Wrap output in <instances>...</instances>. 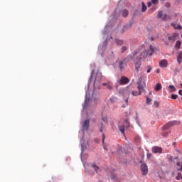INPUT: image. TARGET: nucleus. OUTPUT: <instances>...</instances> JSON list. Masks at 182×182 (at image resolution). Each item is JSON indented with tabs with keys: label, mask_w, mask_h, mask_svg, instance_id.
I'll use <instances>...</instances> for the list:
<instances>
[{
	"label": "nucleus",
	"mask_w": 182,
	"mask_h": 182,
	"mask_svg": "<svg viewBox=\"0 0 182 182\" xmlns=\"http://www.w3.org/2000/svg\"><path fill=\"white\" fill-rule=\"evenodd\" d=\"M118 92L121 96L125 99V105H122V107H125L129 106V97L130 96V93H132V86H128L124 88H122L118 90Z\"/></svg>",
	"instance_id": "f257e3e1"
},
{
	"label": "nucleus",
	"mask_w": 182,
	"mask_h": 182,
	"mask_svg": "<svg viewBox=\"0 0 182 182\" xmlns=\"http://www.w3.org/2000/svg\"><path fill=\"white\" fill-rule=\"evenodd\" d=\"M156 18H158V19H161L162 21H164V22H166L167 19H170V17L168 16V15H167L166 14H163V11H158Z\"/></svg>",
	"instance_id": "f03ea898"
},
{
	"label": "nucleus",
	"mask_w": 182,
	"mask_h": 182,
	"mask_svg": "<svg viewBox=\"0 0 182 182\" xmlns=\"http://www.w3.org/2000/svg\"><path fill=\"white\" fill-rule=\"evenodd\" d=\"M142 81H143V77L141 76L139 78V81L136 83L138 90L141 92V93L143 92V90H144V85H143Z\"/></svg>",
	"instance_id": "7ed1b4c3"
},
{
	"label": "nucleus",
	"mask_w": 182,
	"mask_h": 182,
	"mask_svg": "<svg viewBox=\"0 0 182 182\" xmlns=\"http://www.w3.org/2000/svg\"><path fill=\"white\" fill-rule=\"evenodd\" d=\"M180 124L179 122H176V121L169 122L166 123V124L162 127V129H163V130H168V129H170V127H171V126H174V124Z\"/></svg>",
	"instance_id": "20e7f679"
},
{
	"label": "nucleus",
	"mask_w": 182,
	"mask_h": 182,
	"mask_svg": "<svg viewBox=\"0 0 182 182\" xmlns=\"http://www.w3.org/2000/svg\"><path fill=\"white\" fill-rule=\"evenodd\" d=\"M129 82H130V80H129V78H127V77L126 76H122L120 79L118 80V82L121 85H127Z\"/></svg>",
	"instance_id": "39448f33"
},
{
	"label": "nucleus",
	"mask_w": 182,
	"mask_h": 182,
	"mask_svg": "<svg viewBox=\"0 0 182 182\" xmlns=\"http://www.w3.org/2000/svg\"><path fill=\"white\" fill-rule=\"evenodd\" d=\"M151 55H153V53H150V51L146 50H144L142 53L141 54V56L138 58V60H140V59H141V58H143L144 59L147 58V56H151Z\"/></svg>",
	"instance_id": "423d86ee"
},
{
	"label": "nucleus",
	"mask_w": 182,
	"mask_h": 182,
	"mask_svg": "<svg viewBox=\"0 0 182 182\" xmlns=\"http://www.w3.org/2000/svg\"><path fill=\"white\" fill-rule=\"evenodd\" d=\"M141 171L143 176H146L147 173H149V168H147V165L146 164H142L141 165Z\"/></svg>",
	"instance_id": "0eeeda50"
},
{
	"label": "nucleus",
	"mask_w": 182,
	"mask_h": 182,
	"mask_svg": "<svg viewBox=\"0 0 182 182\" xmlns=\"http://www.w3.org/2000/svg\"><path fill=\"white\" fill-rule=\"evenodd\" d=\"M90 121L89 119H86L82 124V130L86 131L89 130V124Z\"/></svg>",
	"instance_id": "6e6552de"
},
{
	"label": "nucleus",
	"mask_w": 182,
	"mask_h": 182,
	"mask_svg": "<svg viewBox=\"0 0 182 182\" xmlns=\"http://www.w3.org/2000/svg\"><path fill=\"white\" fill-rule=\"evenodd\" d=\"M118 68L119 70H123V69L126 68V63H124V60L119 61Z\"/></svg>",
	"instance_id": "1a4fd4ad"
},
{
	"label": "nucleus",
	"mask_w": 182,
	"mask_h": 182,
	"mask_svg": "<svg viewBox=\"0 0 182 182\" xmlns=\"http://www.w3.org/2000/svg\"><path fill=\"white\" fill-rule=\"evenodd\" d=\"M163 149L159 147V146H154L152 148V153H162Z\"/></svg>",
	"instance_id": "9d476101"
},
{
	"label": "nucleus",
	"mask_w": 182,
	"mask_h": 182,
	"mask_svg": "<svg viewBox=\"0 0 182 182\" xmlns=\"http://www.w3.org/2000/svg\"><path fill=\"white\" fill-rule=\"evenodd\" d=\"M167 65H168L167 60H162L159 63V66L161 68H167Z\"/></svg>",
	"instance_id": "9b49d317"
},
{
	"label": "nucleus",
	"mask_w": 182,
	"mask_h": 182,
	"mask_svg": "<svg viewBox=\"0 0 182 182\" xmlns=\"http://www.w3.org/2000/svg\"><path fill=\"white\" fill-rule=\"evenodd\" d=\"M102 80V73L97 71V75L95 78V80H94V85L95 83H96V80Z\"/></svg>",
	"instance_id": "f8f14e48"
},
{
	"label": "nucleus",
	"mask_w": 182,
	"mask_h": 182,
	"mask_svg": "<svg viewBox=\"0 0 182 182\" xmlns=\"http://www.w3.org/2000/svg\"><path fill=\"white\" fill-rule=\"evenodd\" d=\"M131 93H132V96H140V95H141V92L133 90V87H132Z\"/></svg>",
	"instance_id": "ddd939ff"
},
{
	"label": "nucleus",
	"mask_w": 182,
	"mask_h": 182,
	"mask_svg": "<svg viewBox=\"0 0 182 182\" xmlns=\"http://www.w3.org/2000/svg\"><path fill=\"white\" fill-rule=\"evenodd\" d=\"M171 26L174 28V29H178V31L181 30L182 26L180 24H177L176 23H172Z\"/></svg>",
	"instance_id": "4468645a"
},
{
	"label": "nucleus",
	"mask_w": 182,
	"mask_h": 182,
	"mask_svg": "<svg viewBox=\"0 0 182 182\" xmlns=\"http://www.w3.org/2000/svg\"><path fill=\"white\" fill-rule=\"evenodd\" d=\"M177 62H178V65L181 64V62H182V52H180L178 53V57H177Z\"/></svg>",
	"instance_id": "2eb2a0df"
},
{
	"label": "nucleus",
	"mask_w": 182,
	"mask_h": 182,
	"mask_svg": "<svg viewBox=\"0 0 182 182\" xmlns=\"http://www.w3.org/2000/svg\"><path fill=\"white\" fill-rule=\"evenodd\" d=\"M121 15L124 18H126L129 15V11H127V10H122L121 11Z\"/></svg>",
	"instance_id": "dca6fc26"
},
{
	"label": "nucleus",
	"mask_w": 182,
	"mask_h": 182,
	"mask_svg": "<svg viewBox=\"0 0 182 182\" xmlns=\"http://www.w3.org/2000/svg\"><path fill=\"white\" fill-rule=\"evenodd\" d=\"M140 66H141V63H140V60L138 62L135 63V69L137 72H139V69H140Z\"/></svg>",
	"instance_id": "f3484780"
},
{
	"label": "nucleus",
	"mask_w": 182,
	"mask_h": 182,
	"mask_svg": "<svg viewBox=\"0 0 182 182\" xmlns=\"http://www.w3.org/2000/svg\"><path fill=\"white\" fill-rule=\"evenodd\" d=\"M103 86H106L108 90H112L113 89V85L110 83H103Z\"/></svg>",
	"instance_id": "a211bd4d"
},
{
	"label": "nucleus",
	"mask_w": 182,
	"mask_h": 182,
	"mask_svg": "<svg viewBox=\"0 0 182 182\" xmlns=\"http://www.w3.org/2000/svg\"><path fill=\"white\" fill-rule=\"evenodd\" d=\"M161 84L160 83H157L156 85H155V90L156 92H159V90H161Z\"/></svg>",
	"instance_id": "6ab92c4d"
},
{
	"label": "nucleus",
	"mask_w": 182,
	"mask_h": 182,
	"mask_svg": "<svg viewBox=\"0 0 182 182\" xmlns=\"http://www.w3.org/2000/svg\"><path fill=\"white\" fill-rule=\"evenodd\" d=\"M115 43H117V45H119V46H122V45H123V43H124V41H123V40L116 39Z\"/></svg>",
	"instance_id": "aec40b11"
},
{
	"label": "nucleus",
	"mask_w": 182,
	"mask_h": 182,
	"mask_svg": "<svg viewBox=\"0 0 182 182\" xmlns=\"http://www.w3.org/2000/svg\"><path fill=\"white\" fill-rule=\"evenodd\" d=\"M109 102H111V103H115V102H117V98L114 96H112L109 98Z\"/></svg>",
	"instance_id": "412c9836"
},
{
	"label": "nucleus",
	"mask_w": 182,
	"mask_h": 182,
	"mask_svg": "<svg viewBox=\"0 0 182 182\" xmlns=\"http://www.w3.org/2000/svg\"><path fill=\"white\" fill-rule=\"evenodd\" d=\"M168 88L170 89L169 92H176L177 90V89L176 88V87H174V85H169Z\"/></svg>",
	"instance_id": "4be33fe9"
},
{
	"label": "nucleus",
	"mask_w": 182,
	"mask_h": 182,
	"mask_svg": "<svg viewBox=\"0 0 182 182\" xmlns=\"http://www.w3.org/2000/svg\"><path fill=\"white\" fill-rule=\"evenodd\" d=\"M119 130L122 134H124V125H121L119 127Z\"/></svg>",
	"instance_id": "5701e85b"
},
{
	"label": "nucleus",
	"mask_w": 182,
	"mask_h": 182,
	"mask_svg": "<svg viewBox=\"0 0 182 182\" xmlns=\"http://www.w3.org/2000/svg\"><path fill=\"white\" fill-rule=\"evenodd\" d=\"M181 46V41H176V43L175 46L176 49H180Z\"/></svg>",
	"instance_id": "b1692460"
},
{
	"label": "nucleus",
	"mask_w": 182,
	"mask_h": 182,
	"mask_svg": "<svg viewBox=\"0 0 182 182\" xmlns=\"http://www.w3.org/2000/svg\"><path fill=\"white\" fill-rule=\"evenodd\" d=\"M147 11V6H146V4H144V2H142V12H146Z\"/></svg>",
	"instance_id": "393cba45"
},
{
	"label": "nucleus",
	"mask_w": 182,
	"mask_h": 182,
	"mask_svg": "<svg viewBox=\"0 0 182 182\" xmlns=\"http://www.w3.org/2000/svg\"><path fill=\"white\" fill-rule=\"evenodd\" d=\"M92 168H94V170L96 171V173H97V171L99 170V166H96L95 164H92Z\"/></svg>",
	"instance_id": "a878e982"
},
{
	"label": "nucleus",
	"mask_w": 182,
	"mask_h": 182,
	"mask_svg": "<svg viewBox=\"0 0 182 182\" xmlns=\"http://www.w3.org/2000/svg\"><path fill=\"white\" fill-rule=\"evenodd\" d=\"M149 49L151 50L150 53H152V55H153V53H154V50H155L156 48L153 47V46L151 45L149 46Z\"/></svg>",
	"instance_id": "bb28decb"
},
{
	"label": "nucleus",
	"mask_w": 182,
	"mask_h": 182,
	"mask_svg": "<svg viewBox=\"0 0 182 182\" xmlns=\"http://www.w3.org/2000/svg\"><path fill=\"white\" fill-rule=\"evenodd\" d=\"M127 49H129V48H127V46H122V53H124V52H126V50H127Z\"/></svg>",
	"instance_id": "cd10ccee"
},
{
	"label": "nucleus",
	"mask_w": 182,
	"mask_h": 182,
	"mask_svg": "<svg viewBox=\"0 0 182 182\" xmlns=\"http://www.w3.org/2000/svg\"><path fill=\"white\" fill-rule=\"evenodd\" d=\"M151 102H153V100L149 98V97H146V105H150V103H151Z\"/></svg>",
	"instance_id": "c85d7f7f"
},
{
	"label": "nucleus",
	"mask_w": 182,
	"mask_h": 182,
	"mask_svg": "<svg viewBox=\"0 0 182 182\" xmlns=\"http://www.w3.org/2000/svg\"><path fill=\"white\" fill-rule=\"evenodd\" d=\"M171 99H173V100H176V99H177V97H178V95H176V94H172L171 96Z\"/></svg>",
	"instance_id": "c756f323"
},
{
	"label": "nucleus",
	"mask_w": 182,
	"mask_h": 182,
	"mask_svg": "<svg viewBox=\"0 0 182 182\" xmlns=\"http://www.w3.org/2000/svg\"><path fill=\"white\" fill-rule=\"evenodd\" d=\"M159 106H160V102H157V101H154V107H159Z\"/></svg>",
	"instance_id": "7c9ffc66"
},
{
	"label": "nucleus",
	"mask_w": 182,
	"mask_h": 182,
	"mask_svg": "<svg viewBox=\"0 0 182 182\" xmlns=\"http://www.w3.org/2000/svg\"><path fill=\"white\" fill-rule=\"evenodd\" d=\"M162 136H163L164 137H167V136H168V132H164L162 133Z\"/></svg>",
	"instance_id": "2f4dec72"
},
{
	"label": "nucleus",
	"mask_w": 182,
	"mask_h": 182,
	"mask_svg": "<svg viewBox=\"0 0 182 182\" xmlns=\"http://www.w3.org/2000/svg\"><path fill=\"white\" fill-rule=\"evenodd\" d=\"M94 73H95V70H92V73H91V76H90V82H92V79H93V74Z\"/></svg>",
	"instance_id": "473e14b6"
},
{
	"label": "nucleus",
	"mask_w": 182,
	"mask_h": 182,
	"mask_svg": "<svg viewBox=\"0 0 182 182\" xmlns=\"http://www.w3.org/2000/svg\"><path fill=\"white\" fill-rule=\"evenodd\" d=\"M151 69H153L151 67L148 66V69L146 70L147 73H150L151 72Z\"/></svg>",
	"instance_id": "72a5a7b5"
},
{
	"label": "nucleus",
	"mask_w": 182,
	"mask_h": 182,
	"mask_svg": "<svg viewBox=\"0 0 182 182\" xmlns=\"http://www.w3.org/2000/svg\"><path fill=\"white\" fill-rule=\"evenodd\" d=\"M176 180H180L181 178V173H178V176L176 177Z\"/></svg>",
	"instance_id": "f704fd0d"
},
{
	"label": "nucleus",
	"mask_w": 182,
	"mask_h": 182,
	"mask_svg": "<svg viewBox=\"0 0 182 182\" xmlns=\"http://www.w3.org/2000/svg\"><path fill=\"white\" fill-rule=\"evenodd\" d=\"M111 178H112V180H114V178H116V175L114 174V173H112L111 174Z\"/></svg>",
	"instance_id": "c9c22d12"
},
{
	"label": "nucleus",
	"mask_w": 182,
	"mask_h": 182,
	"mask_svg": "<svg viewBox=\"0 0 182 182\" xmlns=\"http://www.w3.org/2000/svg\"><path fill=\"white\" fill-rule=\"evenodd\" d=\"M152 4H154V5H156V4H157V2H159V0H151Z\"/></svg>",
	"instance_id": "e433bc0d"
},
{
	"label": "nucleus",
	"mask_w": 182,
	"mask_h": 182,
	"mask_svg": "<svg viewBox=\"0 0 182 182\" xmlns=\"http://www.w3.org/2000/svg\"><path fill=\"white\" fill-rule=\"evenodd\" d=\"M102 120L103 121V122H105V123H107V117H103V118H102Z\"/></svg>",
	"instance_id": "4c0bfd02"
},
{
	"label": "nucleus",
	"mask_w": 182,
	"mask_h": 182,
	"mask_svg": "<svg viewBox=\"0 0 182 182\" xmlns=\"http://www.w3.org/2000/svg\"><path fill=\"white\" fill-rule=\"evenodd\" d=\"M137 53H139V51L138 50H135L134 52V54H133V58H134V56H136V55H137Z\"/></svg>",
	"instance_id": "58836bf2"
},
{
	"label": "nucleus",
	"mask_w": 182,
	"mask_h": 182,
	"mask_svg": "<svg viewBox=\"0 0 182 182\" xmlns=\"http://www.w3.org/2000/svg\"><path fill=\"white\" fill-rule=\"evenodd\" d=\"M102 144H105V134H102Z\"/></svg>",
	"instance_id": "ea45409f"
},
{
	"label": "nucleus",
	"mask_w": 182,
	"mask_h": 182,
	"mask_svg": "<svg viewBox=\"0 0 182 182\" xmlns=\"http://www.w3.org/2000/svg\"><path fill=\"white\" fill-rule=\"evenodd\" d=\"M125 123L127 124V127H129V119H125Z\"/></svg>",
	"instance_id": "a19ab883"
},
{
	"label": "nucleus",
	"mask_w": 182,
	"mask_h": 182,
	"mask_svg": "<svg viewBox=\"0 0 182 182\" xmlns=\"http://www.w3.org/2000/svg\"><path fill=\"white\" fill-rule=\"evenodd\" d=\"M87 106V100H85V102L84 104V107H86Z\"/></svg>",
	"instance_id": "79ce46f5"
},
{
	"label": "nucleus",
	"mask_w": 182,
	"mask_h": 182,
	"mask_svg": "<svg viewBox=\"0 0 182 182\" xmlns=\"http://www.w3.org/2000/svg\"><path fill=\"white\" fill-rule=\"evenodd\" d=\"M81 147L82 150H86V146H83V144H81Z\"/></svg>",
	"instance_id": "37998d69"
},
{
	"label": "nucleus",
	"mask_w": 182,
	"mask_h": 182,
	"mask_svg": "<svg viewBox=\"0 0 182 182\" xmlns=\"http://www.w3.org/2000/svg\"><path fill=\"white\" fill-rule=\"evenodd\" d=\"M178 95H180L181 96H182V90H180L178 91Z\"/></svg>",
	"instance_id": "c03bdc74"
},
{
	"label": "nucleus",
	"mask_w": 182,
	"mask_h": 182,
	"mask_svg": "<svg viewBox=\"0 0 182 182\" xmlns=\"http://www.w3.org/2000/svg\"><path fill=\"white\" fill-rule=\"evenodd\" d=\"M100 132L102 133V132H103V127H101Z\"/></svg>",
	"instance_id": "a18cd8bd"
},
{
	"label": "nucleus",
	"mask_w": 182,
	"mask_h": 182,
	"mask_svg": "<svg viewBox=\"0 0 182 182\" xmlns=\"http://www.w3.org/2000/svg\"><path fill=\"white\" fill-rule=\"evenodd\" d=\"M156 73H160V69L156 70Z\"/></svg>",
	"instance_id": "49530a36"
},
{
	"label": "nucleus",
	"mask_w": 182,
	"mask_h": 182,
	"mask_svg": "<svg viewBox=\"0 0 182 182\" xmlns=\"http://www.w3.org/2000/svg\"><path fill=\"white\" fill-rule=\"evenodd\" d=\"M150 156H151V154H147V157H150Z\"/></svg>",
	"instance_id": "de8ad7c7"
},
{
	"label": "nucleus",
	"mask_w": 182,
	"mask_h": 182,
	"mask_svg": "<svg viewBox=\"0 0 182 182\" xmlns=\"http://www.w3.org/2000/svg\"><path fill=\"white\" fill-rule=\"evenodd\" d=\"M151 5V3H148V6H150Z\"/></svg>",
	"instance_id": "09e8293b"
},
{
	"label": "nucleus",
	"mask_w": 182,
	"mask_h": 182,
	"mask_svg": "<svg viewBox=\"0 0 182 182\" xmlns=\"http://www.w3.org/2000/svg\"><path fill=\"white\" fill-rule=\"evenodd\" d=\"M117 89H118V87H117V86H116V90H117Z\"/></svg>",
	"instance_id": "8fccbe9b"
},
{
	"label": "nucleus",
	"mask_w": 182,
	"mask_h": 182,
	"mask_svg": "<svg viewBox=\"0 0 182 182\" xmlns=\"http://www.w3.org/2000/svg\"><path fill=\"white\" fill-rule=\"evenodd\" d=\"M104 149H105V150H107V149H106V147H105V146H104Z\"/></svg>",
	"instance_id": "3c124183"
},
{
	"label": "nucleus",
	"mask_w": 182,
	"mask_h": 182,
	"mask_svg": "<svg viewBox=\"0 0 182 182\" xmlns=\"http://www.w3.org/2000/svg\"><path fill=\"white\" fill-rule=\"evenodd\" d=\"M168 39H169V40L171 39V37H168Z\"/></svg>",
	"instance_id": "603ef678"
},
{
	"label": "nucleus",
	"mask_w": 182,
	"mask_h": 182,
	"mask_svg": "<svg viewBox=\"0 0 182 182\" xmlns=\"http://www.w3.org/2000/svg\"><path fill=\"white\" fill-rule=\"evenodd\" d=\"M149 95H151V92H149Z\"/></svg>",
	"instance_id": "864d4df0"
},
{
	"label": "nucleus",
	"mask_w": 182,
	"mask_h": 182,
	"mask_svg": "<svg viewBox=\"0 0 182 182\" xmlns=\"http://www.w3.org/2000/svg\"><path fill=\"white\" fill-rule=\"evenodd\" d=\"M181 178L182 179V176L181 175Z\"/></svg>",
	"instance_id": "5fc2aeb1"
}]
</instances>
